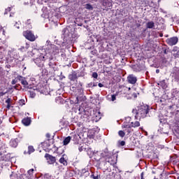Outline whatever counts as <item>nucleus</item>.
Returning <instances> with one entry per match:
<instances>
[{
  "mask_svg": "<svg viewBox=\"0 0 179 179\" xmlns=\"http://www.w3.org/2000/svg\"><path fill=\"white\" fill-rule=\"evenodd\" d=\"M45 52L46 54H50V55H57L59 52V49L57 45L51 44L50 41H47Z\"/></svg>",
  "mask_w": 179,
  "mask_h": 179,
  "instance_id": "f257e3e1",
  "label": "nucleus"
},
{
  "mask_svg": "<svg viewBox=\"0 0 179 179\" xmlns=\"http://www.w3.org/2000/svg\"><path fill=\"white\" fill-rule=\"evenodd\" d=\"M148 106H141L138 108V110H136V114L138 118H145L146 117L149 110H148Z\"/></svg>",
  "mask_w": 179,
  "mask_h": 179,
  "instance_id": "f03ea898",
  "label": "nucleus"
},
{
  "mask_svg": "<svg viewBox=\"0 0 179 179\" xmlns=\"http://www.w3.org/2000/svg\"><path fill=\"white\" fill-rule=\"evenodd\" d=\"M23 36L27 38V40H29V41H36V36H34V34L31 32V31H25L23 32Z\"/></svg>",
  "mask_w": 179,
  "mask_h": 179,
  "instance_id": "7ed1b4c3",
  "label": "nucleus"
},
{
  "mask_svg": "<svg viewBox=\"0 0 179 179\" xmlns=\"http://www.w3.org/2000/svg\"><path fill=\"white\" fill-rule=\"evenodd\" d=\"M22 138H23V136L22 135H20V136H19L18 138H15V139H12L10 141V146L12 148H17L19 142H20V141H22Z\"/></svg>",
  "mask_w": 179,
  "mask_h": 179,
  "instance_id": "20e7f679",
  "label": "nucleus"
},
{
  "mask_svg": "<svg viewBox=\"0 0 179 179\" xmlns=\"http://www.w3.org/2000/svg\"><path fill=\"white\" fill-rule=\"evenodd\" d=\"M122 128L124 129V131L125 132V134H127V135H129L131 132L134 131V129H132L131 124H123L122 126Z\"/></svg>",
  "mask_w": 179,
  "mask_h": 179,
  "instance_id": "39448f33",
  "label": "nucleus"
},
{
  "mask_svg": "<svg viewBox=\"0 0 179 179\" xmlns=\"http://www.w3.org/2000/svg\"><path fill=\"white\" fill-rule=\"evenodd\" d=\"M166 43H167V44H169V45H176V44H177V43H178V38L177 37H173L171 38H168L166 40Z\"/></svg>",
  "mask_w": 179,
  "mask_h": 179,
  "instance_id": "423d86ee",
  "label": "nucleus"
},
{
  "mask_svg": "<svg viewBox=\"0 0 179 179\" xmlns=\"http://www.w3.org/2000/svg\"><path fill=\"white\" fill-rule=\"evenodd\" d=\"M136 76H134L133 74H130L127 77V82L131 83V85H135V83H136Z\"/></svg>",
  "mask_w": 179,
  "mask_h": 179,
  "instance_id": "0eeeda50",
  "label": "nucleus"
},
{
  "mask_svg": "<svg viewBox=\"0 0 179 179\" xmlns=\"http://www.w3.org/2000/svg\"><path fill=\"white\" fill-rule=\"evenodd\" d=\"M45 157L49 164H54V162H55V157H52V155H50V154H45Z\"/></svg>",
  "mask_w": 179,
  "mask_h": 179,
  "instance_id": "6e6552de",
  "label": "nucleus"
},
{
  "mask_svg": "<svg viewBox=\"0 0 179 179\" xmlns=\"http://www.w3.org/2000/svg\"><path fill=\"white\" fill-rule=\"evenodd\" d=\"M34 173V169H31L27 171V173L25 174V176L27 179H33V174Z\"/></svg>",
  "mask_w": 179,
  "mask_h": 179,
  "instance_id": "1a4fd4ad",
  "label": "nucleus"
},
{
  "mask_svg": "<svg viewBox=\"0 0 179 179\" xmlns=\"http://www.w3.org/2000/svg\"><path fill=\"white\" fill-rule=\"evenodd\" d=\"M31 122V119H30V117H27L22 120V124H24V125H26L27 127H28V125H30Z\"/></svg>",
  "mask_w": 179,
  "mask_h": 179,
  "instance_id": "9d476101",
  "label": "nucleus"
},
{
  "mask_svg": "<svg viewBox=\"0 0 179 179\" xmlns=\"http://www.w3.org/2000/svg\"><path fill=\"white\" fill-rule=\"evenodd\" d=\"M147 29H155V22L153 21H150L147 22Z\"/></svg>",
  "mask_w": 179,
  "mask_h": 179,
  "instance_id": "9b49d317",
  "label": "nucleus"
},
{
  "mask_svg": "<svg viewBox=\"0 0 179 179\" xmlns=\"http://www.w3.org/2000/svg\"><path fill=\"white\" fill-rule=\"evenodd\" d=\"M30 47V45L27 43L25 44V46H22L19 50L20 51H22V52L24 51H27V50H29V48Z\"/></svg>",
  "mask_w": 179,
  "mask_h": 179,
  "instance_id": "f8f14e48",
  "label": "nucleus"
},
{
  "mask_svg": "<svg viewBox=\"0 0 179 179\" xmlns=\"http://www.w3.org/2000/svg\"><path fill=\"white\" fill-rule=\"evenodd\" d=\"M158 85L162 86V89H167V84H166V80L161 81Z\"/></svg>",
  "mask_w": 179,
  "mask_h": 179,
  "instance_id": "ddd939ff",
  "label": "nucleus"
},
{
  "mask_svg": "<svg viewBox=\"0 0 179 179\" xmlns=\"http://www.w3.org/2000/svg\"><path fill=\"white\" fill-rule=\"evenodd\" d=\"M131 127L132 128H136V127H139L141 125V123H139V122H138V121H136L134 122H131Z\"/></svg>",
  "mask_w": 179,
  "mask_h": 179,
  "instance_id": "4468645a",
  "label": "nucleus"
},
{
  "mask_svg": "<svg viewBox=\"0 0 179 179\" xmlns=\"http://www.w3.org/2000/svg\"><path fill=\"white\" fill-rule=\"evenodd\" d=\"M71 136L66 137V138L64 140V141H63L64 145H68V143H69V142H71Z\"/></svg>",
  "mask_w": 179,
  "mask_h": 179,
  "instance_id": "2eb2a0df",
  "label": "nucleus"
},
{
  "mask_svg": "<svg viewBox=\"0 0 179 179\" xmlns=\"http://www.w3.org/2000/svg\"><path fill=\"white\" fill-rule=\"evenodd\" d=\"M69 78L70 80H76L77 79V76L75 73L71 74L69 76Z\"/></svg>",
  "mask_w": 179,
  "mask_h": 179,
  "instance_id": "dca6fc26",
  "label": "nucleus"
},
{
  "mask_svg": "<svg viewBox=\"0 0 179 179\" xmlns=\"http://www.w3.org/2000/svg\"><path fill=\"white\" fill-rule=\"evenodd\" d=\"M101 119V113L100 112H96L95 115L96 121H99V120Z\"/></svg>",
  "mask_w": 179,
  "mask_h": 179,
  "instance_id": "f3484780",
  "label": "nucleus"
},
{
  "mask_svg": "<svg viewBox=\"0 0 179 179\" xmlns=\"http://www.w3.org/2000/svg\"><path fill=\"white\" fill-rule=\"evenodd\" d=\"M103 5L104 6H108L110 8V6H111V2H110L109 1H107V0H103Z\"/></svg>",
  "mask_w": 179,
  "mask_h": 179,
  "instance_id": "a211bd4d",
  "label": "nucleus"
},
{
  "mask_svg": "<svg viewBox=\"0 0 179 179\" xmlns=\"http://www.w3.org/2000/svg\"><path fill=\"white\" fill-rule=\"evenodd\" d=\"M59 163H61L62 164H64V166H66V164H68V163L66 162V160H65V158L64 157L60 158Z\"/></svg>",
  "mask_w": 179,
  "mask_h": 179,
  "instance_id": "6ab92c4d",
  "label": "nucleus"
},
{
  "mask_svg": "<svg viewBox=\"0 0 179 179\" xmlns=\"http://www.w3.org/2000/svg\"><path fill=\"white\" fill-rule=\"evenodd\" d=\"M33 152H34V148L31 145L28 147V153L29 155H31V153H33Z\"/></svg>",
  "mask_w": 179,
  "mask_h": 179,
  "instance_id": "aec40b11",
  "label": "nucleus"
},
{
  "mask_svg": "<svg viewBox=\"0 0 179 179\" xmlns=\"http://www.w3.org/2000/svg\"><path fill=\"white\" fill-rule=\"evenodd\" d=\"M118 135L119 136H120L121 138H124L125 136V131L123 130H120L118 132Z\"/></svg>",
  "mask_w": 179,
  "mask_h": 179,
  "instance_id": "412c9836",
  "label": "nucleus"
},
{
  "mask_svg": "<svg viewBox=\"0 0 179 179\" xmlns=\"http://www.w3.org/2000/svg\"><path fill=\"white\" fill-rule=\"evenodd\" d=\"M22 85H23L25 87H27L29 86V83H27V80L23 79L21 80Z\"/></svg>",
  "mask_w": 179,
  "mask_h": 179,
  "instance_id": "4be33fe9",
  "label": "nucleus"
},
{
  "mask_svg": "<svg viewBox=\"0 0 179 179\" xmlns=\"http://www.w3.org/2000/svg\"><path fill=\"white\" fill-rule=\"evenodd\" d=\"M85 8L89 9V10H92L93 9V6L90 3H87L85 5Z\"/></svg>",
  "mask_w": 179,
  "mask_h": 179,
  "instance_id": "5701e85b",
  "label": "nucleus"
},
{
  "mask_svg": "<svg viewBox=\"0 0 179 179\" xmlns=\"http://www.w3.org/2000/svg\"><path fill=\"white\" fill-rule=\"evenodd\" d=\"M18 104L20 106H24L25 104V101L24 99H20L19 101H18Z\"/></svg>",
  "mask_w": 179,
  "mask_h": 179,
  "instance_id": "b1692460",
  "label": "nucleus"
},
{
  "mask_svg": "<svg viewBox=\"0 0 179 179\" xmlns=\"http://www.w3.org/2000/svg\"><path fill=\"white\" fill-rule=\"evenodd\" d=\"M117 100V95L113 94L111 95V101H115Z\"/></svg>",
  "mask_w": 179,
  "mask_h": 179,
  "instance_id": "393cba45",
  "label": "nucleus"
},
{
  "mask_svg": "<svg viewBox=\"0 0 179 179\" xmlns=\"http://www.w3.org/2000/svg\"><path fill=\"white\" fill-rule=\"evenodd\" d=\"M98 76H99V75L97 74V73L94 72L92 73V78H94V79H97Z\"/></svg>",
  "mask_w": 179,
  "mask_h": 179,
  "instance_id": "a878e982",
  "label": "nucleus"
},
{
  "mask_svg": "<svg viewBox=\"0 0 179 179\" xmlns=\"http://www.w3.org/2000/svg\"><path fill=\"white\" fill-rule=\"evenodd\" d=\"M15 27L17 29H20V22H15Z\"/></svg>",
  "mask_w": 179,
  "mask_h": 179,
  "instance_id": "bb28decb",
  "label": "nucleus"
},
{
  "mask_svg": "<svg viewBox=\"0 0 179 179\" xmlns=\"http://www.w3.org/2000/svg\"><path fill=\"white\" fill-rule=\"evenodd\" d=\"M8 12H10V8H8L6 9V12L4 13V15H8Z\"/></svg>",
  "mask_w": 179,
  "mask_h": 179,
  "instance_id": "cd10ccee",
  "label": "nucleus"
},
{
  "mask_svg": "<svg viewBox=\"0 0 179 179\" xmlns=\"http://www.w3.org/2000/svg\"><path fill=\"white\" fill-rule=\"evenodd\" d=\"M120 145L121 146H125V141H120Z\"/></svg>",
  "mask_w": 179,
  "mask_h": 179,
  "instance_id": "c85d7f7f",
  "label": "nucleus"
},
{
  "mask_svg": "<svg viewBox=\"0 0 179 179\" xmlns=\"http://www.w3.org/2000/svg\"><path fill=\"white\" fill-rule=\"evenodd\" d=\"M92 177L93 179H99V175H96V176L92 175Z\"/></svg>",
  "mask_w": 179,
  "mask_h": 179,
  "instance_id": "c756f323",
  "label": "nucleus"
},
{
  "mask_svg": "<svg viewBox=\"0 0 179 179\" xmlns=\"http://www.w3.org/2000/svg\"><path fill=\"white\" fill-rule=\"evenodd\" d=\"M68 30V28H64L62 31L63 34H65L66 33V31Z\"/></svg>",
  "mask_w": 179,
  "mask_h": 179,
  "instance_id": "7c9ffc66",
  "label": "nucleus"
},
{
  "mask_svg": "<svg viewBox=\"0 0 179 179\" xmlns=\"http://www.w3.org/2000/svg\"><path fill=\"white\" fill-rule=\"evenodd\" d=\"M6 103L7 104H10V99H8L6 101Z\"/></svg>",
  "mask_w": 179,
  "mask_h": 179,
  "instance_id": "2f4dec72",
  "label": "nucleus"
},
{
  "mask_svg": "<svg viewBox=\"0 0 179 179\" xmlns=\"http://www.w3.org/2000/svg\"><path fill=\"white\" fill-rule=\"evenodd\" d=\"M12 85H16V80H12Z\"/></svg>",
  "mask_w": 179,
  "mask_h": 179,
  "instance_id": "473e14b6",
  "label": "nucleus"
},
{
  "mask_svg": "<svg viewBox=\"0 0 179 179\" xmlns=\"http://www.w3.org/2000/svg\"><path fill=\"white\" fill-rule=\"evenodd\" d=\"M98 86H99V87H103V86H104V85H103V84H101V83H99Z\"/></svg>",
  "mask_w": 179,
  "mask_h": 179,
  "instance_id": "72a5a7b5",
  "label": "nucleus"
},
{
  "mask_svg": "<svg viewBox=\"0 0 179 179\" xmlns=\"http://www.w3.org/2000/svg\"><path fill=\"white\" fill-rule=\"evenodd\" d=\"M159 72H160V70H159V69L156 70V73H159Z\"/></svg>",
  "mask_w": 179,
  "mask_h": 179,
  "instance_id": "f704fd0d",
  "label": "nucleus"
},
{
  "mask_svg": "<svg viewBox=\"0 0 179 179\" xmlns=\"http://www.w3.org/2000/svg\"><path fill=\"white\" fill-rule=\"evenodd\" d=\"M7 108H10V105L9 103H8Z\"/></svg>",
  "mask_w": 179,
  "mask_h": 179,
  "instance_id": "c9c22d12",
  "label": "nucleus"
},
{
  "mask_svg": "<svg viewBox=\"0 0 179 179\" xmlns=\"http://www.w3.org/2000/svg\"><path fill=\"white\" fill-rule=\"evenodd\" d=\"M106 162H108V163H111V162L110 161V159H106Z\"/></svg>",
  "mask_w": 179,
  "mask_h": 179,
  "instance_id": "e433bc0d",
  "label": "nucleus"
},
{
  "mask_svg": "<svg viewBox=\"0 0 179 179\" xmlns=\"http://www.w3.org/2000/svg\"><path fill=\"white\" fill-rule=\"evenodd\" d=\"M141 179H143V173H141Z\"/></svg>",
  "mask_w": 179,
  "mask_h": 179,
  "instance_id": "4c0bfd02",
  "label": "nucleus"
},
{
  "mask_svg": "<svg viewBox=\"0 0 179 179\" xmlns=\"http://www.w3.org/2000/svg\"><path fill=\"white\" fill-rule=\"evenodd\" d=\"M126 89H128V90H131V87H126Z\"/></svg>",
  "mask_w": 179,
  "mask_h": 179,
  "instance_id": "58836bf2",
  "label": "nucleus"
},
{
  "mask_svg": "<svg viewBox=\"0 0 179 179\" xmlns=\"http://www.w3.org/2000/svg\"><path fill=\"white\" fill-rule=\"evenodd\" d=\"M134 97H136V94H133Z\"/></svg>",
  "mask_w": 179,
  "mask_h": 179,
  "instance_id": "ea45409f",
  "label": "nucleus"
},
{
  "mask_svg": "<svg viewBox=\"0 0 179 179\" xmlns=\"http://www.w3.org/2000/svg\"><path fill=\"white\" fill-rule=\"evenodd\" d=\"M43 59H45V56H43Z\"/></svg>",
  "mask_w": 179,
  "mask_h": 179,
  "instance_id": "a19ab883",
  "label": "nucleus"
},
{
  "mask_svg": "<svg viewBox=\"0 0 179 179\" xmlns=\"http://www.w3.org/2000/svg\"><path fill=\"white\" fill-rule=\"evenodd\" d=\"M177 179H179V176L177 178Z\"/></svg>",
  "mask_w": 179,
  "mask_h": 179,
  "instance_id": "79ce46f5",
  "label": "nucleus"
},
{
  "mask_svg": "<svg viewBox=\"0 0 179 179\" xmlns=\"http://www.w3.org/2000/svg\"><path fill=\"white\" fill-rule=\"evenodd\" d=\"M95 1H97V0H95Z\"/></svg>",
  "mask_w": 179,
  "mask_h": 179,
  "instance_id": "37998d69",
  "label": "nucleus"
}]
</instances>
